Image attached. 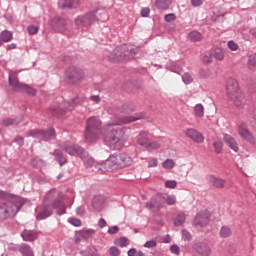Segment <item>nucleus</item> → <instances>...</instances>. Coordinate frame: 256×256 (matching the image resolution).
<instances>
[{"label":"nucleus","instance_id":"1","mask_svg":"<svg viewBox=\"0 0 256 256\" xmlns=\"http://www.w3.org/2000/svg\"><path fill=\"white\" fill-rule=\"evenodd\" d=\"M127 129L121 127L108 126L104 134V141L111 151H121L125 143V133Z\"/></svg>","mask_w":256,"mask_h":256},{"label":"nucleus","instance_id":"2","mask_svg":"<svg viewBox=\"0 0 256 256\" xmlns=\"http://www.w3.org/2000/svg\"><path fill=\"white\" fill-rule=\"evenodd\" d=\"M139 48L131 44H123L120 47H116L108 56L111 63H119L121 61H130V59H139Z\"/></svg>","mask_w":256,"mask_h":256},{"label":"nucleus","instance_id":"3","mask_svg":"<svg viewBox=\"0 0 256 256\" xmlns=\"http://www.w3.org/2000/svg\"><path fill=\"white\" fill-rule=\"evenodd\" d=\"M101 135V120L97 116H92L86 121V129L84 133L86 143L97 141Z\"/></svg>","mask_w":256,"mask_h":256},{"label":"nucleus","instance_id":"4","mask_svg":"<svg viewBox=\"0 0 256 256\" xmlns=\"http://www.w3.org/2000/svg\"><path fill=\"white\" fill-rule=\"evenodd\" d=\"M226 91L228 97L232 99L236 107L245 105V95L239 90V83L233 78H229L226 82Z\"/></svg>","mask_w":256,"mask_h":256},{"label":"nucleus","instance_id":"5","mask_svg":"<svg viewBox=\"0 0 256 256\" xmlns=\"http://www.w3.org/2000/svg\"><path fill=\"white\" fill-rule=\"evenodd\" d=\"M23 204L21 202L6 201L0 203V221H7L13 219L21 210Z\"/></svg>","mask_w":256,"mask_h":256},{"label":"nucleus","instance_id":"6","mask_svg":"<svg viewBox=\"0 0 256 256\" xmlns=\"http://www.w3.org/2000/svg\"><path fill=\"white\" fill-rule=\"evenodd\" d=\"M9 85L13 91L27 93V95H37V89L19 82V76L15 72L9 74Z\"/></svg>","mask_w":256,"mask_h":256},{"label":"nucleus","instance_id":"7","mask_svg":"<svg viewBox=\"0 0 256 256\" xmlns=\"http://www.w3.org/2000/svg\"><path fill=\"white\" fill-rule=\"evenodd\" d=\"M68 85H79L85 80V71L77 66H70L65 72Z\"/></svg>","mask_w":256,"mask_h":256},{"label":"nucleus","instance_id":"8","mask_svg":"<svg viewBox=\"0 0 256 256\" xmlns=\"http://www.w3.org/2000/svg\"><path fill=\"white\" fill-rule=\"evenodd\" d=\"M75 109V104H72L71 101H65L63 97H59L54 105L50 107V111L53 115H65L69 111Z\"/></svg>","mask_w":256,"mask_h":256},{"label":"nucleus","instance_id":"9","mask_svg":"<svg viewBox=\"0 0 256 256\" xmlns=\"http://www.w3.org/2000/svg\"><path fill=\"white\" fill-rule=\"evenodd\" d=\"M28 134L30 137H34L40 141H53L57 139V134L55 133L54 128H49L48 130L33 129L30 130Z\"/></svg>","mask_w":256,"mask_h":256},{"label":"nucleus","instance_id":"10","mask_svg":"<svg viewBox=\"0 0 256 256\" xmlns=\"http://www.w3.org/2000/svg\"><path fill=\"white\" fill-rule=\"evenodd\" d=\"M93 23H97V18L93 11L82 14L75 19L76 27H91Z\"/></svg>","mask_w":256,"mask_h":256},{"label":"nucleus","instance_id":"11","mask_svg":"<svg viewBox=\"0 0 256 256\" xmlns=\"http://www.w3.org/2000/svg\"><path fill=\"white\" fill-rule=\"evenodd\" d=\"M61 147L63 151H65V153H68V155H71L73 157L81 158V156L85 153V150L83 149V147L77 144L64 143L61 145Z\"/></svg>","mask_w":256,"mask_h":256},{"label":"nucleus","instance_id":"12","mask_svg":"<svg viewBox=\"0 0 256 256\" xmlns=\"http://www.w3.org/2000/svg\"><path fill=\"white\" fill-rule=\"evenodd\" d=\"M110 157H113L112 159V165H117V167H129L131 163H133V158H131L127 154H118V155H111Z\"/></svg>","mask_w":256,"mask_h":256},{"label":"nucleus","instance_id":"13","mask_svg":"<svg viewBox=\"0 0 256 256\" xmlns=\"http://www.w3.org/2000/svg\"><path fill=\"white\" fill-rule=\"evenodd\" d=\"M210 219H211V213H209V211L207 210L200 211L196 214L194 218V225L196 227H207V225H209Z\"/></svg>","mask_w":256,"mask_h":256},{"label":"nucleus","instance_id":"14","mask_svg":"<svg viewBox=\"0 0 256 256\" xmlns=\"http://www.w3.org/2000/svg\"><path fill=\"white\" fill-rule=\"evenodd\" d=\"M238 134L240 135V137L242 139H244V141H247L251 145H255V137L253 136L251 131H249L247 123L242 122L239 125V127H238Z\"/></svg>","mask_w":256,"mask_h":256},{"label":"nucleus","instance_id":"15","mask_svg":"<svg viewBox=\"0 0 256 256\" xmlns=\"http://www.w3.org/2000/svg\"><path fill=\"white\" fill-rule=\"evenodd\" d=\"M51 27L56 33H65L67 31V19L56 16L51 20Z\"/></svg>","mask_w":256,"mask_h":256},{"label":"nucleus","instance_id":"16","mask_svg":"<svg viewBox=\"0 0 256 256\" xmlns=\"http://www.w3.org/2000/svg\"><path fill=\"white\" fill-rule=\"evenodd\" d=\"M50 207L57 211V215H65V213H67V205L63 199H61V195H59V198H56L51 202Z\"/></svg>","mask_w":256,"mask_h":256},{"label":"nucleus","instance_id":"17","mask_svg":"<svg viewBox=\"0 0 256 256\" xmlns=\"http://www.w3.org/2000/svg\"><path fill=\"white\" fill-rule=\"evenodd\" d=\"M185 135L188 137V139L194 141V143H203V141H205L203 134L193 128L187 129Z\"/></svg>","mask_w":256,"mask_h":256},{"label":"nucleus","instance_id":"18","mask_svg":"<svg viewBox=\"0 0 256 256\" xmlns=\"http://www.w3.org/2000/svg\"><path fill=\"white\" fill-rule=\"evenodd\" d=\"M53 215V209L50 205L43 203L42 210L36 216V221H43L45 219H49Z\"/></svg>","mask_w":256,"mask_h":256},{"label":"nucleus","instance_id":"19","mask_svg":"<svg viewBox=\"0 0 256 256\" xmlns=\"http://www.w3.org/2000/svg\"><path fill=\"white\" fill-rule=\"evenodd\" d=\"M193 249L200 256H209L211 255V247L203 242H197L193 245Z\"/></svg>","mask_w":256,"mask_h":256},{"label":"nucleus","instance_id":"20","mask_svg":"<svg viewBox=\"0 0 256 256\" xmlns=\"http://www.w3.org/2000/svg\"><path fill=\"white\" fill-rule=\"evenodd\" d=\"M111 169H113V157L111 156L105 162L95 165V171L98 173H107V171H110Z\"/></svg>","mask_w":256,"mask_h":256},{"label":"nucleus","instance_id":"21","mask_svg":"<svg viewBox=\"0 0 256 256\" xmlns=\"http://www.w3.org/2000/svg\"><path fill=\"white\" fill-rule=\"evenodd\" d=\"M207 181H209L216 189H223V187H225V183H227L225 179L217 178L215 175H208Z\"/></svg>","mask_w":256,"mask_h":256},{"label":"nucleus","instance_id":"22","mask_svg":"<svg viewBox=\"0 0 256 256\" xmlns=\"http://www.w3.org/2000/svg\"><path fill=\"white\" fill-rule=\"evenodd\" d=\"M224 142L232 149V151H234L235 153H239V144L237 143L235 138H233V136L225 134Z\"/></svg>","mask_w":256,"mask_h":256},{"label":"nucleus","instance_id":"23","mask_svg":"<svg viewBox=\"0 0 256 256\" xmlns=\"http://www.w3.org/2000/svg\"><path fill=\"white\" fill-rule=\"evenodd\" d=\"M52 155L55 158V161L60 165V167H63V165L67 164V156L63 154V151L60 149H55Z\"/></svg>","mask_w":256,"mask_h":256},{"label":"nucleus","instance_id":"24","mask_svg":"<svg viewBox=\"0 0 256 256\" xmlns=\"http://www.w3.org/2000/svg\"><path fill=\"white\" fill-rule=\"evenodd\" d=\"M152 203H154V208L156 211H161L165 207V198L160 195H155L152 198Z\"/></svg>","mask_w":256,"mask_h":256},{"label":"nucleus","instance_id":"25","mask_svg":"<svg viewBox=\"0 0 256 256\" xmlns=\"http://www.w3.org/2000/svg\"><path fill=\"white\" fill-rule=\"evenodd\" d=\"M20 123H23V116L15 118H4L2 120V125H4V127H11V125H19Z\"/></svg>","mask_w":256,"mask_h":256},{"label":"nucleus","instance_id":"26","mask_svg":"<svg viewBox=\"0 0 256 256\" xmlns=\"http://www.w3.org/2000/svg\"><path fill=\"white\" fill-rule=\"evenodd\" d=\"M13 41V33L9 30H3L0 33V47H3V43H9Z\"/></svg>","mask_w":256,"mask_h":256},{"label":"nucleus","instance_id":"27","mask_svg":"<svg viewBox=\"0 0 256 256\" xmlns=\"http://www.w3.org/2000/svg\"><path fill=\"white\" fill-rule=\"evenodd\" d=\"M23 241H35L37 239V232L34 230H24L21 233Z\"/></svg>","mask_w":256,"mask_h":256},{"label":"nucleus","instance_id":"28","mask_svg":"<svg viewBox=\"0 0 256 256\" xmlns=\"http://www.w3.org/2000/svg\"><path fill=\"white\" fill-rule=\"evenodd\" d=\"M80 159H82L85 167H93V165H95V159L91 157L87 151H84Z\"/></svg>","mask_w":256,"mask_h":256},{"label":"nucleus","instance_id":"29","mask_svg":"<svg viewBox=\"0 0 256 256\" xmlns=\"http://www.w3.org/2000/svg\"><path fill=\"white\" fill-rule=\"evenodd\" d=\"M171 0H156L155 6L159 11H167L171 6Z\"/></svg>","mask_w":256,"mask_h":256},{"label":"nucleus","instance_id":"30","mask_svg":"<svg viewBox=\"0 0 256 256\" xmlns=\"http://www.w3.org/2000/svg\"><path fill=\"white\" fill-rule=\"evenodd\" d=\"M75 3H77V0H59L58 6L60 9H73Z\"/></svg>","mask_w":256,"mask_h":256},{"label":"nucleus","instance_id":"31","mask_svg":"<svg viewBox=\"0 0 256 256\" xmlns=\"http://www.w3.org/2000/svg\"><path fill=\"white\" fill-rule=\"evenodd\" d=\"M92 13H94L95 17L97 18L96 21H100L101 23H104V21H107V19H109L105 10H95L92 11Z\"/></svg>","mask_w":256,"mask_h":256},{"label":"nucleus","instance_id":"32","mask_svg":"<svg viewBox=\"0 0 256 256\" xmlns=\"http://www.w3.org/2000/svg\"><path fill=\"white\" fill-rule=\"evenodd\" d=\"M188 39H190L192 43H199V41L203 39V34H201V32L198 31H191L188 34Z\"/></svg>","mask_w":256,"mask_h":256},{"label":"nucleus","instance_id":"33","mask_svg":"<svg viewBox=\"0 0 256 256\" xmlns=\"http://www.w3.org/2000/svg\"><path fill=\"white\" fill-rule=\"evenodd\" d=\"M149 137H147V132H140L137 137V143L141 145V147H145L149 143Z\"/></svg>","mask_w":256,"mask_h":256},{"label":"nucleus","instance_id":"34","mask_svg":"<svg viewBox=\"0 0 256 256\" xmlns=\"http://www.w3.org/2000/svg\"><path fill=\"white\" fill-rule=\"evenodd\" d=\"M19 251L24 256H35V254H33V249H31V246L28 244H21Z\"/></svg>","mask_w":256,"mask_h":256},{"label":"nucleus","instance_id":"35","mask_svg":"<svg viewBox=\"0 0 256 256\" xmlns=\"http://www.w3.org/2000/svg\"><path fill=\"white\" fill-rule=\"evenodd\" d=\"M92 207L96 209V211H101V207H103V202L101 201V197L95 196L92 200Z\"/></svg>","mask_w":256,"mask_h":256},{"label":"nucleus","instance_id":"36","mask_svg":"<svg viewBox=\"0 0 256 256\" xmlns=\"http://www.w3.org/2000/svg\"><path fill=\"white\" fill-rule=\"evenodd\" d=\"M185 213L181 212L177 215V217L174 220L175 227H181L183 223H185Z\"/></svg>","mask_w":256,"mask_h":256},{"label":"nucleus","instance_id":"37","mask_svg":"<svg viewBox=\"0 0 256 256\" xmlns=\"http://www.w3.org/2000/svg\"><path fill=\"white\" fill-rule=\"evenodd\" d=\"M231 228L227 226H222L220 229V237L223 239H227V237H231Z\"/></svg>","mask_w":256,"mask_h":256},{"label":"nucleus","instance_id":"38","mask_svg":"<svg viewBox=\"0 0 256 256\" xmlns=\"http://www.w3.org/2000/svg\"><path fill=\"white\" fill-rule=\"evenodd\" d=\"M115 245L119 247H127L129 245V239L127 237H120L115 240Z\"/></svg>","mask_w":256,"mask_h":256},{"label":"nucleus","instance_id":"39","mask_svg":"<svg viewBox=\"0 0 256 256\" xmlns=\"http://www.w3.org/2000/svg\"><path fill=\"white\" fill-rule=\"evenodd\" d=\"M82 256H100L99 252L95 248L86 249L81 252Z\"/></svg>","mask_w":256,"mask_h":256},{"label":"nucleus","instance_id":"40","mask_svg":"<svg viewBox=\"0 0 256 256\" xmlns=\"http://www.w3.org/2000/svg\"><path fill=\"white\" fill-rule=\"evenodd\" d=\"M144 147L147 149V151H154L155 149H159L160 145L155 141L149 140Z\"/></svg>","mask_w":256,"mask_h":256},{"label":"nucleus","instance_id":"41","mask_svg":"<svg viewBox=\"0 0 256 256\" xmlns=\"http://www.w3.org/2000/svg\"><path fill=\"white\" fill-rule=\"evenodd\" d=\"M87 98H85V96H77L75 98L71 99V104L74 105V108L76 105H81V103H85Z\"/></svg>","mask_w":256,"mask_h":256},{"label":"nucleus","instance_id":"42","mask_svg":"<svg viewBox=\"0 0 256 256\" xmlns=\"http://www.w3.org/2000/svg\"><path fill=\"white\" fill-rule=\"evenodd\" d=\"M194 111H195L196 117H203V115H204V108H203V106L201 104H197L194 107Z\"/></svg>","mask_w":256,"mask_h":256},{"label":"nucleus","instance_id":"43","mask_svg":"<svg viewBox=\"0 0 256 256\" xmlns=\"http://www.w3.org/2000/svg\"><path fill=\"white\" fill-rule=\"evenodd\" d=\"M213 57H215L217 59V61H223L225 54H223V50L217 48L214 51Z\"/></svg>","mask_w":256,"mask_h":256},{"label":"nucleus","instance_id":"44","mask_svg":"<svg viewBox=\"0 0 256 256\" xmlns=\"http://www.w3.org/2000/svg\"><path fill=\"white\" fill-rule=\"evenodd\" d=\"M162 165L164 169H173L175 167V161L173 159H166Z\"/></svg>","mask_w":256,"mask_h":256},{"label":"nucleus","instance_id":"45","mask_svg":"<svg viewBox=\"0 0 256 256\" xmlns=\"http://www.w3.org/2000/svg\"><path fill=\"white\" fill-rule=\"evenodd\" d=\"M182 81L185 83V85H189L190 83H193V77L189 73H185L182 75Z\"/></svg>","mask_w":256,"mask_h":256},{"label":"nucleus","instance_id":"46","mask_svg":"<svg viewBox=\"0 0 256 256\" xmlns=\"http://www.w3.org/2000/svg\"><path fill=\"white\" fill-rule=\"evenodd\" d=\"M248 66L250 69H253V67H256V53L251 54L248 59Z\"/></svg>","mask_w":256,"mask_h":256},{"label":"nucleus","instance_id":"47","mask_svg":"<svg viewBox=\"0 0 256 256\" xmlns=\"http://www.w3.org/2000/svg\"><path fill=\"white\" fill-rule=\"evenodd\" d=\"M213 147L215 149V153L219 154L223 151V142L217 141L213 143Z\"/></svg>","mask_w":256,"mask_h":256},{"label":"nucleus","instance_id":"48","mask_svg":"<svg viewBox=\"0 0 256 256\" xmlns=\"http://www.w3.org/2000/svg\"><path fill=\"white\" fill-rule=\"evenodd\" d=\"M122 111L123 113H133V111H135V108L130 104L125 103L122 105Z\"/></svg>","mask_w":256,"mask_h":256},{"label":"nucleus","instance_id":"49","mask_svg":"<svg viewBox=\"0 0 256 256\" xmlns=\"http://www.w3.org/2000/svg\"><path fill=\"white\" fill-rule=\"evenodd\" d=\"M166 189H175L177 187V181L175 180H168L165 182Z\"/></svg>","mask_w":256,"mask_h":256},{"label":"nucleus","instance_id":"50","mask_svg":"<svg viewBox=\"0 0 256 256\" xmlns=\"http://www.w3.org/2000/svg\"><path fill=\"white\" fill-rule=\"evenodd\" d=\"M165 202L168 205H175V203H177V197H175V195H169L167 196Z\"/></svg>","mask_w":256,"mask_h":256},{"label":"nucleus","instance_id":"51","mask_svg":"<svg viewBox=\"0 0 256 256\" xmlns=\"http://www.w3.org/2000/svg\"><path fill=\"white\" fill-rule=\"evenodd\" d=\"M182 239L184 241H191V239H193V236H191V233H189V231L183 229L182 230Z\"/></svg>","mask_w":256,"mask_h":256},{"label":"nucleus","instance_id":"52","mask_svg":"<svg viewBox=\"0 0 256 256\" xmlns=\"http://www.w3.org/2000/svg\"><path fill=\"white\" fill-rule=\"evenodd\" d=\"M27 31L29 35H37L39 32V27L31 25L27 27Z\"/></svg>","mask_w":256,"mask_h":256},{"label":"nucleus","instance_id":"53","mask_svg":"<svg viewBox=\"0 0 256 256\" xmlns=\"http://www.w3.org/2000/svg\"><path fill=\"white\" fill-rule=\"evenodd\" d=\"M175 19H177V16L174 13L166 14L164 16V21H166V23H171V21H175Z\"/></svg>","mask_w":256,"mask_h":256},{"label":"nucleus","instance_id":"54","mask_svg":"<svg viewBox=\"0 0 256 256\" xmlns=\"http://www.w3.org/2000/svg\"><path fill=\"white\" fill-rule=\"evenodd\" d=\"M199 75H200V77H202L203 79H207V77H210L211 72L209 71V69H200Z\"/></svg>","mask_w":256,"mask_h":256},{"label":"nucleus","instance_id":"55","mask_svg":"<svg viewBox=\"0 0 256 256\" xmlns=\"http://www.w3.org/2000/svg\"><path fill=\"white\" fill-rule=\"evenodd\" d=\"M144 247H145L146 249H153V247H157V241H155V240L147 241V242L144 244Z\"/></svg>","mask_w":256,"mask_h":256},{"label":"nucleus","instance_id":"56","mask_svg":"<svg viewBox=\"0 0 256 256\" xmlns=\"http://www.w3.org/2000/svg\"><path fill=\"white\" fill-rule=\"evenodd\" d=\"M41 163H43V160L39 157H35L34 159L31 160L32 167H39Z\"/></svg>","mask_w":256,"mask_h":256},{"label":"nucleus","instance_id":"57","mask_svg":"<svg viewBox=\"0 0 256 256\" xmlns=\"http://www.w3.org/2000/svg\"><path fill=\"white\" fill-rule=\"evenodd\" d=\"M14 142H16L19 147H23V145H25V138H23L22 136H16Z\"/></svg>","mask_w":256,"mask_h":256},{"label":"nucleus","instance_id":"58","mask_svg":"<svg viewBox=\"0 0 256 256\" xmlns=\"http://www.w3.org/2000/svg\"><path fill=\"white\" fill-rule=\"evenodd\" d=\"M69 223L73 225L74 227H81V220L77 218H70Z\"/></svg>","mask_w":256,"mask_h":256},{"label":"nucleus","instance_id":"59","mask_svg":"<svg viewBox=\"0 0 256 256\" xmlns=\"http://www.w3.org/2000/svg\"><path fill=\"white\" fill-rule=\"evenodd\" d=\"M228 47L231 49V51H237L239 49V45L235 43L233 40H230L228 42Z\"/></svg>","mask_w":256,"mask_h":256},{"label":"nucleus","instance_id":"60","mask_svg":"<svg viewBox=\"0 0 256 256\" xmlns=\"http://www.w3.org/2000/svg\"><path fill=\"white\" fill-rule=\"evenodd\" d=\"M227 251L230 255H235L237 251V246L235 244H230L227 248Z\"/></svg>","mask_w":256,"mask_h":256},{"label":"nucleus","instance_id":"61","mask_svg":"<svg viewBox=\"0 0 256 256\" xmlns=\"http://www.w3.org/2000/svg\"><path fill=\"white\" fill-rule=\"evenodd\" d=\"M109 253L111 256H119L120 251L119 248L112 246L110 247Z\"/></svg>","mask_w":256,"mask_h":256},{"label":"nucleus","instance_id":"62","mask_svg":"<svg viewBox=\"0 0 256 256\" xmlns=\"http://www.w3.org/2000/svg\"><path fill=\"white\" fill-rule=\"evenodd\" d=\"M170 251L171 253H174V255H179V253H181V248H179L177 245H172L170 247Z\"/></svg>","mask_w":256,"mask_h":256},{"label":"nucleus","instance_id":"63","mask_svg":"<svg viewBox=\"0 0 256 256\" xmlns=\"http://www.w3.org/2000/svg\"><path fill=\"white\" fill-rule=\"evenodd\" d=\"M109 235H117L119 233V226H113L108 229Z\"/></svg>","mask_w":256,"mask_h":256},{"label":"nucleus","instance_id":"64","mask_svg":"<svg viewBox=\"0 0 256 256\" xmlns=\"http://www.w3.org/2000/svg\"><path fill=\"white\" fill-rule=\"evenodd\" d=\"M151 13V9L144 7L141 9V16L142 17H149V14Z\"/></svg>","mask_w":256,"mask_h":256}]
</instances>
